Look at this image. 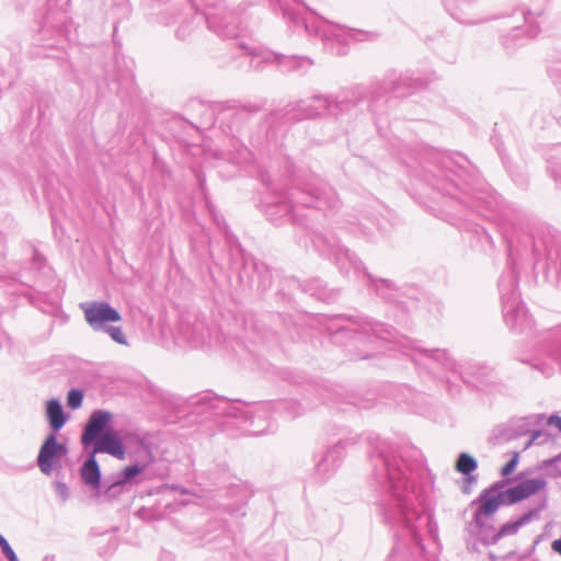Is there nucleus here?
Wrapping results in <instances>:
<instances>
[{"mask_svg": "<svg viewBox=\"0 0 561 561\" xmlns=\"http://www.w3.org/2000/svg\"><path fill=\"white\" fill-rule=\"evenodd\" d=\"M244 407L245 403L239 399H229L213 392L198 394L191 401L192 414L202 420L221 419L220 424L224 430L233 426L238 420L243 421Z\"/></svg>", "mask_w": 561, "mask_h": 561, "instance_id": "nucleus-1", "label": "nucleus"}, {"mask_svg": "<svg viewBox=\"0 0 561 561\" xmlns=\"http://www.w3.org/2000/svg\"><path fill=\"white\" fill-rule=\"evenodd\" d=\"M208 28L224 39L236 41L238 47L245 48L243 38V10L221 9L205 14Z\"/></svg>", "mask_w": 561, "mask_h": 561, "instance_id": "nucleus-2", "label": "nucleus"}, {"mask_svg": "<svg viewBox=\"0 0 561 561\" xmlns=\"http://www.w3.org/2000/svg\"><path fill=\"white\" fill-rule=\"evenodd\" d=\"M84 319L94 332H101L111 323L119 322L122 316L106 301L93 300L80 304Z\"/></svg>", "mask_w": 561, "mask_h": 561, "instance_id": "nucleus-3", "label": "nucleus"}, {"mask_svg": "<svg viewBox=\"0 0 561 561\" xmlns=\"http://www.w3.org/2000/svg\"><path fill=\"white\" fill-rule=\"evenodd\" d=\"M199 106L204 107L207 115V122L205 125L213 126L218 123L226 134H230L233 138H239L243 130V118L244 110L236 108L233 106H227L221 108L215 116V112L210 107H206L203 104Z\"/></svg>", "mask_w": 561, "mask_h": 561, "instance_id": "nucleus-4", "label": "nucleus"}, {"mask_svg": "<svg viewBox=\"0 0 561 561\" xmlns=\"http://www.w3.org/2000/svg\"><path fill=\"white\" fill-rule=\"evenodd\" d=\"M67 454V445L59 443L55 433L48 434L39 447L36 459L41 472L49 476L54 469L60 467V461Z\"/></svg>", "mask_w": 561, "mask_h": 561, "instance_id": "nucleus-5", "label": "nucleus"}, {"mask_svg": "<svg viewBox=\"0 0 561 561\" xmlns=\"http://www.w3.org/2000/svg\"><path fill=\"white\" fill-rule=\"evenodd\" d=\"M113 414L105 410H95L91 413L88 423L85 424L81 443L83 446H90L93 442L99 439L111 428Z\"/></svg>", "mask_w": 561, "mask_h": 561, "instance_id": "nucleus-6", "label": "nucleus"}, {"mask_svg": "<svg viewBox=\"0 0 561 561\" xmlns=\"http://www.w3.org/2000/svg\"><path fill=\"white\" fill-rule=\"evenodd\" d=\"M545 486L546 481L542 478L528 479L502 492V496L505 497L506 504H514L530 497Z\"/></svg>", "mask_w": 561, "mask_h": 561, "instance_id": "nucleus-7", "label": "nucleus"}, {"mask_svg": "<svg viewBox=\"0 0 561 561\" xmlns=\"http://www.w3.org/2000/svg\"><path fill=\"white\" fill-rule=\"evenodd\" d=\"M93 454L105 453L117 459L125 458V447L114 430H108L103 436L93 442Z\"/></svg>", "mask_w": 561, "mask_h": 561, "instance_id": "nucleus-8", "label": "nucleus"}, {"mask_svg": "<svg viewBox=\"0 0 561 561\" xmlns=\"http://www.w3.org/2000/svg\"><path fill=\"white\" fill-rule=\"evenodd\" d=\"M187 343L195 348L206 345L209 341V332L204 322L195 321L192 325L185 324L181 327Z\"/></svg>", "mask_w": 561, "mask_h": 561, "instance_id": "nucleus-9", "label": "nucleus"}, {"mask_svg": "<svg viewBox=\"0 0 561 561\" xmlns=\"http://www.w3.org/2000/svg\"><path fill=\"white\" fill-rule=\"evenodd\" d=\"M45 415L54 433L59 432L69 417L58 399H50L46 402Z\"/></svg>", "mask_w": 561, "mask_h": 561, "instance_id": "nucleus-10", "label": "nucleus"}, {"mask_svg": "<svg viewBox=\"0 0 561 561\" xmlns=\"http://www.w3.org/2000/svg\"><path fill=\"white\" fill-rule=\"evenodd\" d=\"M80 476L83 483L91 489L101 486V470L93 453L83 461Z\"/></svg>", "mask_w": 561, "mask_h": 561, "instance_id": "nucleus-11", "label": "nucleus"}, {"mask_svg": "<svg viewBox=\"0 0 561 561\" xmlns=\"http://www.w3.org/2000/svg\"><path fill=\"white\" fill-rule=\"evenodd\" d=\"M483 503L480 507V512L485 515L493 514L501 504H506V500L504 496H502V492L497 495L490 496L489 494L482 495Z\"/></svg>", "mask_w": 561, "mask_h": 561, "instance_id": "nucleus-12", "label": "nucleus"}, {"mask_svg": "<svg viewBox=\"0 0 561 561\" xmlns=\"http://www.w3.org/2000/svg\"><path fill=\"white\" fill-rule=\"evenodd\" d=\"M145 470V466L141 465H131L124 468L121 472L115 474V478L118 479V483H122L126 488L130 484V482L142 471Z\"/></svg>", "mask_w": 561, "mask_h": 561, "instance_id": "nucleus-13", "label": "nucleus"}, {"mask_svg": "<svg viewBox=\"0 0 561 561\" xmlns=\"http://www.w3.org/2000/svg\"><path fill=\"white\" fill-rule=\"evenodd\" d=\"M105 490L103 492V495L107 499H115L121 493L128 490L125 485L122 483H118V479L115 478V476L111 477L110 479H106L104 481Z\"/></svg>", "mask_w": 561, "mask_h": 561, "instance_id": "nucleus-14", "label": "nucleus"}, {"mask_svg": "<svg viewBox=\"0 0 561 561\" xmlns=\"http://www.w3.org/2000/svg\"><path fill=\"white\" fill-rule=\"evenodd\" d=\"M476 468H477V462L473 459V457H471L468 454H461L459 456L457 463H456V469L459 472H461L463 474H468V473L474 471Z\"/></svg>", "mask_w": 561, "mask_h": 561, "instance_id": "nucleus-15", "label": "nucleus"}, {"mask_svg": "<svg viewBox=\"0 0 561 561\" xmlns=\"http://www.w3.org/2000/svg\"><path fill=\"white\" fill-rule=\"evenodd\" d=\"M101 332L108 334L114 342L121 345H128L127 337L121 327H115L111 323Z\"/></svg>", "mask_w": 561, "mask_h": 561, "instance_id": "nucleus-16", "label": "nucleus"}, {"mask_svg": "<svg viewBox=\"0 0 561 561\" xmlns=\"http://www.w3.org/2000/svg\"><path fill=\"white\" fill-rule=\"evenodd\" d=\"M83 392L80 389H71L67 394V404L70 409L76 410L82 405Z\"/></svg>", "mask_w": 561, "mask_h": 561, "instance_id": "nucleus-17", "label": "nucleus"}, {"mask_svg": "<svg viewBox=\"0 0 561 561\" xmlns=\"http://www.w3.org/2000/svg\"><path fill=\"white\" fill-rule=\"evenodd\" d=\"M0 548L8 561H20L9 541L0 534Z\"/></svg>", "mask_w": 561, "mask_h": 561, "instance_id": "nucleus-18", "label": "nucleus"}, {"mask_svg": "<svg viewBox=\"0 0 561 561\" xmlns=\"http://www.w3.org/2000/svg\"><path fill=\"white\" fill-rule=\"evenodd\" d=\"M54 490L56 495L62 501L66 502L69 499L70 492L67 484L62 481L54 482Z\"/></svg>", "mask_w": 561, "mask_h": 561, "instance_id": "nucleus-19", "label": "nucleus"}, {"mask_svg": "<svg viewBox=\"0 0 561 561\" xmlns=\"http://www.w3.org/2000/svg\"><path fill=\"white\" fill-rule=\"evenodd\" d=\"M517 462L518 455L515 454L514 457L502 468V474L504 477L511 474L515 470Z\"/></svg>", "mask_w": 561, "mask_h": 561, "instance_id": "nucleus-20", "label": "nucleus"}, {"mask_svg": "<svg viewBox=\"0 0 561 561\" xmlns=\"http://www.w3.org/2000/svg\"><path fill=\"white\" fill-rule=\"evenodd\" d=\"M188 33L190 32L187 27L183 25L175 31V36L176 38L184 41L187 37Z\"/></svg>", "mask_w": 561, "mask_h": 561, "instance_id": "nucleus-21", "label": "nucleus"}, {"mask_svg": "<svg viewBox=\"0 0 561 561\" xmlns=\"http://www.w3.org/2000/svg\"><path fill=\"white\" fill-rule=\"evenodd\" d=\"M158 561H175V558L170 552H161Z\"/></svg>", "mask_w": 561, "mask_h": 561, "instance_id": "nucleus-22", "label": "nucleus"}, {"mask_svg": "<svg viewBox=\"0 0 561 561\" xmlns=\"http://www.w3.org/2000/svg\"><path fill=\"white\" fill-rule=\"evenodd\" d=\"M551 548L553 551H556L557 553H559L561 556V539H557V540L552 541Z\"/></svg>", "mask_w": 561, "mask_h": 561, "instance_id": "nucleus-23", "label": "nucleus"}, {"mask_svg": "<svg viewBox=\"0 0 561 561\" xmlns=\"http://www.w3.org/2000/svg\"><path fill=\"white\" fill-rule=\"evenodd\" d=\"M4 257V241L3 238L0 236V261Z\"/></svg>", "mask_w": 561, "mask_h": 561, "instance_id": "nucleus-24", "label": "nucleus"}, {"mask_svg": "<svg viewBox=\"0 0 561 561\" xmlns=\"http://www.w3.org/2000/svg\"><path fill=\"white\" fill-rule=\"evenodd\" d=\"M168 13V11H165L164 13H161L159 20L161 23L165 24V25H169L170 24V21H168L164 15Z\"/></svg>", "mask_w": 561, "mask_h": 561, "instance_id": "nucleus-25", "label": "nucleus"}, {"mask_svg": "<svg viewBox=\"0 0 561 561\" xmlns=\"http://www.w3.org/2000/svg\"><path fill=\"white\" fill-rule=\"evenodd\" d=\"M44 561H55L54 557H45Z\"/></svg>", "mask_w": 561, "mask_h": 561, "instance_id": "nucleus-26", "label": "nucleus"}, {"mask_svg": "<svg viewBox=\"0 0 561 561\" xmlns=\"http://www.w3.org/2000/svg\"><path fill=\"white\" fill-rule=\"evenodd\" d=\"M198 182H199L201 187H203V185H204V179H201V178L198 176Z\"/></svg>", "mask_w": 561, "mask_h": 561, "instance_id": "nucleus-27", "label": "nucleus"}, {"mask_svg": "<svg viewBox=\"0 0 561 561\" xmlns=\"http://www.w3.org/2000/svg\"><path fill=\"white\" fill-rule=\"evenodd\" d=\"M558 425L561 428V419L560 417L558 419Z\"/></svg>", "mask_w": 561, "mask_h": 561, "instance_id": "nucleus-28", "label": "nucleus"}, {"mask_svg": "<svg viewBox=\"0 0 561 561\" xmlns=\"http://www.w3.org/2000/svg\"><path fill=\"white\" fill-rule=\"evenodd\" d=\"M238 344H239V347H240V348H243V343H242V342H240V343H238Z\"/></svg>", "mask_w": 561, "mask_h": 561, "instance_id": "nucleus-29", "label": "nucleus"}]
</instances>
